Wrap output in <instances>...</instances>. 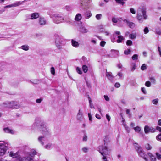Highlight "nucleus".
<instances>
[{"label":"nucleus","instance_id":"423d86ee","mask_svg":"<svg viewBox=\"0 0 161 161\" xmlns=\"http://www.w3.org/2000/svg\"><path fill=\"white\" fill-rule=\"evenodd\" d=\"M50 17L53 18L54 22L57 24L62 23L64 21V18L59 14H54Z\"/></svg>","mask_w":161,"mask_h":161},{"label":"nucleus","instance_id":"412c9836","mask_svg":"<svg viewBox=\"0 0 161 161\" xmlns=\"http://www.w3.org/2000/svg\"><path fill=\"white\" fill-rule=\"evenodd\" d=\"M148 156L150 158L151 161H156V159L155 156L150 153H147Z\"/></svg>","mask_w":161,"mask_h":161},{"label":"nucleus","instance_id":"aec40b11","mask_svg":"<svg viewBox=\"0 0 161 161\" xmlns=\"http://www.w3.org/2000/svg\"><path fill=\"white\" fill-rule=\"evenodd\" d=\"M19 48L25 51H28L29 49V46L26 44L22 45Z\"/></svg>","mask_w":161,"mask_h":161},{"label":"nucleus","instance_id":"a878e982","mask_svg":"<svg viewBox=\"0 0 161 161\" xmlns=\"http://www.w3.org/2000/svg\"><path fill=\"white\" fill-rule=\"evenodd\" d=\"M29 82L33 84H37L40 83V80L38 79H34L32 80H30Z\"/></svg>","mask_w":161,"mask_h":161},{"label":"nucleus","instance_id":"c756f323","mask_svg":"<svg viewBox=\"0 0 161 161\" xmlns=\"http://www.w3.org/2000/svg\"><path fill=\"white\" fill-rule=\"evenodd\" d=\"M136 33L130 34L129 35V38L131 39H134L136 38Z\"/></svg>","mask_w":161,"mask_h":161},{"label":"nucleus","instance_id":"6e6552de","mask_svg":"<svg viewBox=\"0 0 161 161\" xmlns=\"http://www.w3.org/2000/svg\"><path fill=\"white\" fill-rule=\"evenodd\" d=\"M62 39L60 36L57 35L56 36L55 43L56 47L59 49H61L62 48Z\"/></svg>","mask_w":161,"mask_h":161},{"label":"nucleus","instance_id":"b1692460","mask_svg":"<svg viewBox=\"0 0 161 161\" xmlns=\"http://www.w3.org/2000/svg\"><path fill=\"white\" fill-rule=\"evenodd\" d=\"M82 18L81 15L80 14H77L75 17V19L76 21H79Z\"/></svg>","mask_w":161,"mask_h":161},{"label":"nucleus","instance_id":"393cba45","mask_svg":"<svg viewBox=\"0 0 161 161\" xmlns=\"http://www.w3.org/2000/svg\"><path fill=\"white\" fill-rule=\"evenodd\" d=\"M47 23L46 19L44 17H41V25H44Z\"/></svg>","mask_w":161,"mask_h":161},{"label":"nucleus","instance_id":"c03bdc74","mask_svg":"<svg viewBox=\"0 0 161 161\" xmlns=\"http://www.w3.org/2000/svg\"><path fill=\"white\" fill-rule=\"evenodd\" d=\"M156 155L157 156V158L158 160L161 159V155L159 154L158 153L156 152Z\"/></svg>","mask_w":161,"mask_h":161},{"label":"nucleus","instance_id":"7ed1b4c3","mask_svg":"<svg viewBox=\"0 0 161 161\" xmlns=\"http://www.w3.org/2000/svg\"><path fill=\"white\" fill-rule=\"evenodd\" d=\"M3 104V106L5 107L14 109H18L21 106L19 103L16 101L8 102L4 103Z\"/></svg>","mask_w":161,"mask_h":161},{"label":"nucleus","instance_id":"0e129e2a","mask_svg":"<svg viewBox=\"0 0 161 161\" xmlns=\"http://www.w3.org/2000/svg\"><path fill=\"white\" fill-rule=\"evenodd\" d=\"M105 99L107 101H109V98L108 96L106 95L104 96Z\"/></svg>","mask_w":161,"mask_h":161},{"label":"nucleus","instance_id":"2eb2a0df","mask_svg":"<svg viewBox=\"0 0 161 161\" xmlns=\"http://www.w3.org/2000/svg\"><path fill=\"white\" fill-rule=\"evenodd\" d=\"M111 57H116L119 56V51L114 50H111Z\"/></svg>","mask_w":161,"mask_h":161},{"label":"nucleus","instance_id":"4468645a","mask_svg":"<svg viewBox=\"0 0 161 161\" xmlns=\"http://www.w3.org/2000/svg\"><path fill=\"white\" fill-rule=\"evenodd\" d=\"M40 124V120L39 118H36L35 120V123L33 124L32 127L34 128L38 127Z\"/></svg>","mask_w":161,"mask_h":161},{"label":"nucleus","instance_id":"a18cd8bd","mask_svg":"<svg viewBox=\"0 0 161 161\" xmlns=\"http://www.w3.org/2000/svg\"><path fill=\"white\" fill-rule=\"evenodd\" d=\"M149 29L147 27H145L144 29V34H147L149 32Z\"/></svg>","mask_w":161,"mask_h":161},{"label":"nucleus","instance_id":"20e7f679","mask_svg":"<svg viewBox=\"0 0 161 161\" xmlns=\"http://www.w3.org/2000/svg\"><path fill=\"white\" fill-rule=\"evenodd\" d=\"M98 150L103 156V161H108L105 155L108 154L107 147L106 146H100L98 147Z\"/></svg>","mask_w":161,"mask_h":161},{"label":"nucleus","instance_id":"8fccbe9b","mask_svg":"<svg viewBox=\"0 0 161 161\" xmlns=\"http://www.w3.org/2000/svg\"><path fill=\"white\" fill-rule=\"evenodd\" d=\"M130 12L133 14H136V12L133 8H130Z\"/></svg>","mask_w":161,"mask_h":161},{"label":"nucleus","instance_id":"6e6d98bb","mask_svg":"<svg viewBox=\"0 0 161 161\" xmlns=\"http://www.w3.org/2000/svg\"><path fill=\"white\" fill-rule=\"evenodd\" d=\"M118 19L116 18H114L112 19V21L114 23H117L118 22Z\"/></svg>","mask_w":161,"mask_h":161},{"label":"nucleus","instance_id":"2f4dec72","mask_svg":"<svg viewBox=\"0 0 161 161\" xmlns=\"http://www.w3.org/2000/svg\"><path fill=\"white\" fill-rule=\"evenodd\" d=\"M82 69L83 72L85 73H86L88 71V67L86 65H83L82 66Z\"/></svg>","mask_w":161,"mask_h":161},{"label":"nucleus","instance_id":"9d476101","mask_svg":"<svg viewBox=\"0 0 161 161\" xmlns=\"http://www.w3.org/2000/svg\"><path fill=\"white\" fill-rule=\"evenodd\" d=\"M28 19L33 20L37 19L39 16V14L37 13H34L27 15Z\"/></svg>","mask_w":161,"mask_h":161},{"label":"nucleus","instance_id":"f03ea898","mask_svg":"<svg viewBox=\"0 0 161 161\" xmlns=\"http://www.w3.org/2000/svg\"><path fill=\"white\" fill-rule=\"evenodd\" d=\"M137 18L140 23H142L144 20L147 19V16L146 14V11L143 8H139L137 11Z\"/></svg>","mask_w":161,"mask_h":161},{"label":"nucleus","instance_id":"864d4df0","mask_svg":"<svg viewBox=\"0 0 161 161\" xmlns=\"http://www.w3.org/2000/svg\"><path fill=\"white\" fill-rule=\"evenodd\" d=\"M141 91L143 92V93L144 94H146L147 93V92L146 90V89L145 87H142L141 88Z\"/></svg>","mask_w":161,"mask_h":161},{"label":"nucleus","instance_id":"f257e3e1","mask_svg":"<svg viewBox=\"0 0 161 161\" xmlns=\"http://www.w3.org/2000/svg\"><path fill=\"white\" fill-rule=\"evenodd\" d=\"M41 140L43 138H47L50 136V133L47 124L43 122L41 123Z\"/></svg>","mask_w":161,"mask_h":161},{"label":"nucleus","instance_id":"a19ab883","mask_svg":"<svg viewBox=\"0 0 161 161\" xmlns=\"http://www.w3.org/2000/svg\"><path fill=\"white\" fill-rule=\"evenodd\" d=\"M126 44L128 46H130L132 44V42L131 40H128L126 42Z\"/></svg>","mask_w":161,"mask_h":161},{"label":"nucleus","instance_id":"58836bf2","mask_svg":"<svg viewBox=\"0 0 161 161\" xmlns=\"http://www.w3.org/2000/svg\"><path fill=\"white\" fill-rule=\"evenodd\" d=\"M135 131L136 132H139L141 130V128L139 126H136L135 127H134Z\"/></svg>","mask_w":161,"mask_h":161},{"label":"nucleus","instance_id":"49530a36","mask_svg":"<svg viewBox=\"0 0 161 161\" xmlns=\"http://www.w3.org/2000/svg\"><path fill=\"white\" fill-rule=\"evenodd\" d=\"M51 72L52 75H54L55 74V69L54 67H52L51 68Z\"/></svg>","mask_w":161,"mask_h":161},{"label":"nucleus","instance_id":"cd10ccee","mask_svg":"<svg viewBox=\"0 0 161 161\" xmlns=\"http://www.w3.org/2000/svg\"><path fill=\"white\" fill-rule=\"evenodd\" d=\"M25 0H24V1H23V2H20V1L16 2H15V3H13L14 7H16L20 5H21L22 2H25Z\"/></svg>","mask_w":161,"mask_h":161},{"label":"nucleus","instance_id":"09e8293b","mask_svg":"<svg viewBox=\"0 0 161 161\" xmlns=\"http://www.w3.org/2000/svg\"><path fill=\"white\" fill-rule=\"evenodd\" d=\"M146 65L145 64H143L141 67V69L142 70H143L146 69Z\"/></svg>","mask_w":161,"mask_h":161},{"label":"nucleus","instance_id":"473e14b6","mask_svg":"<svg viewBox=\"0 0 161 161\" xmlns=\"http://www.w3.org/2000/svg\"><path fill=\"white\" fill-rule=\"evenodd\" d=\"M159 99L158 98L153 100L152 101V103L154 105H157Z\"/></svg>","mask_w":161,"mask_h":161},{"label":"nucleus","instance_id":"ea45409f","mask_svg":"<svg viewBox=\"0 0 161 161\" xmlns=\"http://www.w3.org/2000/svg\"><path fill=\"white\" fill-rule=\"evenodd\" d=\"M131 50L130 49H128L127 50L124 51V53L125 55H128L131 52Z\"/></svg>","mask_w":161,"mask_h":161},{"label":"nucleus","instance_id":"13d9d810","mask_svg":"<svg viewBox=\"0 0 161 161\" xmlns=\"http://www.w3.org/2000/svg\"><path fill=\"white\" fill-rule=\"evenodd\" d=\"M106 118L108 121H109L110 119V117L109 115L107 114H106Z\"/></svg>","mask_w":161,"mask_h":161},{"label":"nucleus","instance_id":"052dcab7","mask_svg":"<svg viewBox=\"0 0 161 161\" xmlns=\"http://www.w3.org/2000/svg\"><path fill=\"white\" fill-rule=\"evenodd\" d=\"M82 151L85 153H86L87 152L88 149L86 147H84L82 149Z\"/></svg>","mask_w":161,"mask_h":161},{"label":"nucleus","instance_id":"7c9ffc66","mask_svg":"<svg viewBox=\"0 0 161 161\" xmlns=\"http://www.w3.org/2000/svg\"><path fill=\"white\" fill-rule=\"evenodd\" d=\"M131 28H133L135 26V24L134 23L131 22H129L127 24Z\"/></svg>","mask_w":161,"mask_h":161},{"label":"nucleus","instance_id":"ddd939ff","mask_svg":"<svg viewBox=\"0 0 161 161\" xmlns=\"http://www.w3.org/2000/svg\"><path fill=\"white\" fill-rule=\"evenodd\" d=\"M79 31L82 33H86L89 32V31L84 26H81L79 28Z\"/></svg>","mask_w":161,"mask_h":161},{"label":"nucleus","instance_id":"1a4fd4ad","mask_svg":"<svg viewBox=\"0 0 161 161\" xmlns=\"http://www.w3.org/2000/svg\"><path fill=\"white\" fill-rule=\"evenodd\" d=\"M144 132L146 134H147L149 132L153 133L155 131L156 129L153 127H149L147 125L144 127Z\"/></svg>","mask_w":161,"mask_h":161},{"label":"nucleus","instance_id":"5fc2aeb1","mask_svg":"<svg viewBox=\"0 0 161 161\" xmlns=\"http://www.w3.org/2000/svg\"><path fill=\"white\" fill-rule=\"evenodd\" d=\"M124 127H125V130L127 131V132L128 133H129L130 132V128L129 127L127 126L126 125L125 126H124Z\"/></svg>","mask_w":161,"mask_h":161},{"label":"nucleus","instance_id":"c9c22d12","mask_svg":"<svg viewBox=\"0 0 161 161\" xmlns=\"http://www.w3.org/2000/svg\"><path fill=\"white\" fill-rule=\"evenodd\" d=\"M156 33L157 34L161 35V29L159 28H158L156 29Z\"/></svg>","mask_w":161,"mask_h":161},{"label":"nucleus","instance_id":"6ab92c4d","mask_svg":"<svg viewBox=\"0 0 161 161\" xmlns=\"http://www.w3.org/2000/svg\"><path fill=\"white\" fill-rule=\"evenodd\" d=\"M84 16L86 19H88L92 16V14L90 11H88L85 13Z\"/></svg>","mask_w":161,"mask_h":161},{"label":"nucleus","instance_id":"5701e85b","mask_svg":"<svg viewBox=\"0 0 161 161\" xmlns=\"http://www.w3.org/2000/svg\"><path fill=\"white\" fill-rule=\"evenodd\" d=\"M9 156L13 158H16L18 157V154L17 153H14L12 151H11L9 152Z\"/></svg>","mask_w":161,"mask_h":161},{"label":"nucleus","instance_id":"72a5a7b5","mask_svg":"<svg viewBox=\"0 0 161 161\" xmlns=\"http://www.w3.org/2000/svg\"><path fill=\"white\" fill-rule=\"evenodd\" d=\"M102 17V15L101 14H97L95 16V17H96V19L97 20H100L101 19Z\"/></svg>","mask_w":161,"mask_h":161},{"label":"nucleus","instance_id":"774afa93","mask_svg":"<svg viewBox=\"0 0 161 161\" xmlns=\"http://www.w3.org/2000/svg\"><path fill=\"white\" fill-rule=\"evenodd\" d=\"M117 75L120 78H121L123 76V74L121 72H119Z\"/></svg>","mask_w":161,"mask_h":161},{"label":"nucleus","instance_id":"69168bd1","mask_svg":"<svg viewBox=\"0 0 161 161\" xmlns=\"http://www.w3.org/2000/svg\"><path fill=\"white\" fill-rule=\"evenodd\" d=\"M158 50L159 52V55L160 57H161V48L158 47Z\"/></svg>","mask_w":161,"mask_h":161},{"label":"nucleus","instance_id":"37998d69","mask_svg":"<svg viewBox=\"0 0 161 161\" xmlns=\"http://www.w3.org/2000/svg\"><path fill=\"white\" fill-rule=\"evenodd\" d=\"M76 71L77 72L80 74H81L82 73V71L78 67H77L76 69Z\"/></svg>","mask_w":161,"mask_h":161},{"label":"nucleus","instance_id":"0eeeda50","mask_svg":"<svg viewBox=\"0 0 161 161\" xmlns=\"http://www.w3.org/2000/svg\"><path fill=\"white\" fill-rule=\"evenodd\" d=\"M136 149L139 156L142 158L145 161H148V159L146 157V155L140 147L137 146L136 147Z\"/></svg>","mask_w":161,"mask_h":161},{"label":"nucleus","instance_id":"de8ad7c7","mask_svg":"<svg viewBox=\"0 0 161 161\" xmlns=\"http://www.w3.org/2000/svg\"><path fill=\"white\" fill-rule=\"evenodd\" d=\"M116 1L119 3L121 4L122 5H123L125 3L123 2V1L121 0H115Z\"/></svg>","mask_w":161,"mask_h":161},{"label":"nucleus","instance_id":"f8f14e48","mask_svg":"<svg viewBox=\"0 0 161 161\" xmlns=\"http://www.w3.org/2000/svg\"><path fill=\"white\" fill-rule=\"evenodd\" d=\"M77 119L78 120L81 121L83 119L82 112L80 109L79 110L77 116Z\"/></svg>","mask_w":161,"mask_h":161},{"label":"nucleus","instance_id":"bf43d9fd","mask_svg":"<svg viewBox=\"0 0 161 161\" xmlns=\"http://www.w3.org/2000/svg\"><path fill=\"white\" fill-rule=\"evenodd\" d=\"M156 138L158 140H161V133L157 136Z\"/></svg>","mask_w":161,"mask_h":161},{"label":"nucleus","instance_id":"c85d7f7f","mask_svg":"<svg viewBox=\"0 0 161 161\" xmlns=\"http://www.w3.org/2000/svg\"><path fill=\"white\" fill-rule=\"evenodd\" d=\"M136 68V63H132L131 64V71H134Z\"/></svg>","mask_w":161,"mask_h":161},{"label":"nucleus","instance_id":"79ce46f5","mask_svg":"<svg viewBox=\"0 0 161 161\" xmlns=\"http://www.w3.org/2000/svg\"><path fill=\"white\" fill-rule=\"evenodd\" d=\"M145 86L147 87H150L151 86L150 82L149 81H147L145 83Z\"/></svg>","mask_w":161,"mask_h":161},{"label":"nucleus","instance_id":"e2e57ef3","mask_svg":"<svg viewBox=\"0 0 161 161\" xmlns=\"http://www.w3.org/2000/svg\"><path fill=\"white\" fill-rule=\"evenodd\" d=\"M65 9L67 11H69L70 9V7L69 6H66L65 7Z\"/></svg>","mask_w":161,"mask_h":161},{"label":"nucleus","instance_id":"bb28decb","mask_svg":"<svg viewBox=\"0 0 161 161\" xmlns=\"http://www.w3.org/2000/svg\"><path fill=\"white\" fill-rule=\"evenodd\" d=\"M118 39L117 40V42L118 43L121 42L124 40V38L122 36H118Z\"/></svg>","mask_w":161,"mask_h":161},{"label":"nucleus","instance_id":"680f3d73","mask_svg":"<svg viewBox=\"0 0 161 161\" xmlns=\"http://www.w3.org/2000/svg\"><path fill=\"white\" fill-rule=\"evenodd\" d=\"M120 86V84L119 83H116L115 84V86L116 88H119Z\"/></svg>","mask_w":161,"mask_h":161},{"label":"nucleus","instance_id":"3c124183","mask_svg":"<svg viewBox=\"0 0 161 161\" xmlns=\"http://www.w3.org/2000/svg\"><path fill=\"white\" fill-rule=\"evenodd\" d=\"M106 44V42L104 41H102L100 43V45L102 47H104Z\"/></svg>","mask_w":161,"mask_h":161},{"label":"nucleus","instance_id":"4c0bfd02","mask_svg":"<svg viewBox=\"0 0 161 161\" xmlns=\"http://www.w3.org/2000/svg\"><path fill=\"white\" fill-rule=\"evenodd\" d=\"M132 59L133 60H137L138 59V55L137 54H135L132 57Z\"/></svg>","mask_w":161,"mask_h":161},{"label":"nucleus","instance_id":"338daca9","mask_svg":"<svg viewBox=\"0 0 161 161\" xmlns=\"http://www.w3.org/2000/svg\"><path fill=\"white\" fill-rule=\"evenodd\" d=\"M88 116L89 117V120L90 121L92 120V116L90 113H89L88 114Z\"/></svg>","mask_w":161,"mask_h":161},{"label":"nucleus","instance_id":"f3484780","mask_svg":"<svg viewBox=\"0 0 161 161\" xmlns=\"http://www.w3.org/2000/svg\"><path fill=\"white\" fill-rule=\"evenodd\" d=\"M106 76L107 77L108 79L110 80V81H112L113 80V76L112 75V73L111 72H108L106 70Z\"/></svg>","mask_w":161,"mask_h":161},{"label":"nucleus","instance_id":"39448f33","mask_svg":"<svg viewBox=\"0 0 161 161\" xmlns=\"http://www.w3.org/2000/svg\"><path fill=\"white\" fill-rule=\"evenodd\" d=\"M8 144L3 141H0V156H3L8 149Z\"/></svg>","mask_w":161,"mask_h":161},{"label":"nucleus","instance_id":"9b49d317","mask_svg":"<svg viewBox=\"0 0 161 161\" xmlns=\"http://www.w3.org/2000/svg\"><path fill=\"white\" fill-rule=\"evenodd\" d=\"M90 2V0H84L81 3V4L83 6V8L87 9V8H88V6Z\"/></svg>","mask_w":161,"mask_h":161},{"label":"nucleus","instance_id":"603ef678","mask_svg":"<svg viewBox=\"0 0 161 161\" xmlns=\"http://www.w3.org/2000/svg\"><path fill=\"white\" fill-rule=\"evenodd\" d=\"M87 136L86 134H85L84 135L83 138V141H86L87 140Z\"/></svg>","mask_w":161,"mask_h":161},{"label":"nucleus","instance_id":"4be33fe9","mask_svg":"<svg viewBox=\"0 0 161 161\" xmlns=\"http://www.w3.org/2000/svg\"><path fill=\"white\" fill-rule=\"evenodd\" d=\"M53 147V145L52 143H49L44 146V148L48 150H50Z\"/></svg>","mask_w":161,"mask_h":161},{"label":"nucleus","instance_id":"a211bd4d","mask_svg":"<svg viewBox=\"0 0 161 161\" xmlns=\"http://www.w3.org/2000/svg\"><path fill=\"white\" fill-rule=\"evenodd\" d=\"M3 130L6 133H10L12 134L14 133V131L13 130L10 129L8 127L4 128L3 129Z\"/></svg>","mask_w":161,"mask_h":161},{"label":"nucleus","instance_id":"dca6fc26","mask_svg":"<svg viewBox=\"0 0 161 161\" xmlns=\"http://www.w3.org/2000/svg\"><path fill=\"white\" fill-rule=\"evenodd\" d=\"M71 42L72 46L75 47L77 48L79 46V42L74 39L71 40Z\"/></svg>","mask_w":161,"mask_h":161},{"label":"nucleus","instance_id":"f704fd0d","mask_svg":"<svg viewBox=\"0 0 161 161\" xmlns=\"http://www.w3.org/2000/svg\"><path fill=\"white\" fill-rule=\"evenodd\" d=\"M149 79L152 83L154 84H155L156 80L154 77L151 76L150 77Z\"/></svg>","mask_w":161,"mask_h":161},{"label":"nucleus","instance_id":"e433bc0d","mask_svg":"<svg viewBox=\"0 0 161 161\" xmlns=\"http://www.w3.org/2000/svg\"><path fill=\"white\" fill-rule=\"evenodd\" d=\"M145 147L147 150H150L152 148V146L149 144H146Z\"/></svg>","mask_w":161,"mask_h":161},{"label":"nucleus","instance_id":"4d7b16f0","mask_svg":"<svg viewBox=\"0 0 161 161\" xmlns=\"http://www.w3.org/2000/svg\"><path fill=\"white\" fill-rule=\"evenodd\" d=\"M14 7L13 4H11L10 5H8L5 6V7H4V8H11V7Z\"/></svg>","mask_w":161,"mask_h":161}]
</instances>
